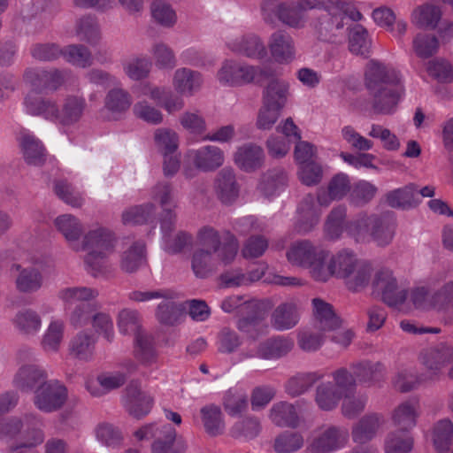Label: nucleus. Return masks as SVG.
<instances>
[{
	"instance_id": "8",
	"label": "nucleus",
	"mask_w": 453,
	"mask_h": 453,
	"mask_svg": "<svg viewBox=\"0 0 453 453\" xmlns=\"http://www.w3.org/2000/svg\"><path fill=\"white\" fill-rule=\"evenodd\" d=\"M372 287L373 294L381 296L383 302L389 306L401 305L407 298L406 290H398L396 279L387 269L376 273Z\"/></svg>"
},
{
	"instance_id": "44",
	"label": "nucleus",
	"mask_w": 453,
	"mask_h": 453,
	"mask_svg": "<svg viewBox=\"0 0 453 453\" xmlns=\"http://www.w3.org/2000/svg\"><path fill=\"white\" fill-rule=\"evenodd\" d=\"M452 356L453 349L451 347L440 344L426 349L422 354V362L434 374H437L441 367L450 360Z\"/></svg>"
},
{
	"instance_id": "30",
	"label": "nucleus",
	"mask_w": 453,
	"mask_h": 453,
	"mask_svg": "<svg viewBox=\"0 0 453 453\" xmlns=\"http://www.w3.org/2000/svg\"><path fill=\"white\" fill-rule=\"evenodd\" d=\"M294 345V341L289 337H272L258 344L257 356L266 360L278 359L288 355Z\"/></svg>"
},
{
	"instance_id": "35",
	"label": "nucleus",
	"mask_w": 453,
	"mask_h": 453,
	"mask_svg": "<svg viewBox=\"0 0 453 453\" xmlns=\"http://www.w3.org/2000/svg\"><path fill=\"white\" fill-rule=\"evenodd\" d=\"M262 431L261 421L254 416H246L235 421L229 428V436L234 440L250 441Z\"/></svg>"
},
{
	"instance_id": "34",
	"label": "nucleus",
	"mask_w": 453,
	"mask_h": 453,
	"mask_svg": "<svg viewBox=\"0 0 453 453\" xmlns=\"http://www.w3.org/2000/svg\"><path fill=\"white\" fill-rule=\"evenodd\" d=\"M95 346L94 336L85 331H81L69 342V355L81 361H90L94 357Z\"/></svg>"
},
{
	"instance_id": "18",
	"label": "nucleus",
	"mask_w": 453,
	"mask_h": 453,
	"mask_svg": "<svg viewBox=\"0 0 453 453\" xmlns=\"http://www.w3.org/2000/svg\"><path fill=\"white\" fill-rule=\"evenodd\" d=\"M268 48L273 59L280 64L291 62L296 57V45L292 36L285 30L273 32L268 40Z\"/></svg>"
},
{
	"instance_id": "45",
	"label": "nucleus",
	"mask_w": 453,
	"mask_h": 453,
	"mask_svg": "<svg viewBox=\"0 0 453 453\" xmlns=\"http://www.w3.org/2000/svg\"><path fill=\"white\" fill-rule=\"evenodd\" d=\"M342 398V395L331 381L321 382L316 388L314 401L318 407L324 411L334 410Z\"/></svg>"
},
{
	"instance_id": "29",
	"label": "nucleus",
	"mask_w": 453,
	"mask_h": 453,
	"mask_svg": "<svg viewBox=\"0 0 453 453\" xmlns=\"http://www.w3.org/2000/svg\"><path fill=\"white\" fill-rule=\"evenodd\" d=\"M383 424L384 418L380 414L369 413L365 415L352 427L351 435L353 441L359 444L370 441L375 437Z\"/></svg>"
},
{
	"instance_id": "21",
	"label": "nucleus",
	"mask_w": 453,
	"mask_h": 453,
	"mask_svg": "<svg viewBox=\"0 0 453 453\" xmlns=\"http://www.w3.org/2000/svg\"><path fill=\"white\" fill-rule=\"evenodd\" d=\"M24 105L28 114L58 124L59 105L55 99L27 95Z\"/></svg>"
},
{
	"instance_id": "5",
	"label": "nucleus",
	"mask_w": 453,
	"mask_h": 453,
	"mask_svg": "<svg viewBox=\"0 0 453 453\" xmlns=\"http://www.w3.org/2000/svg\"><path fill=\"white\" fill-rule=\"evenodd\" d=\"M116 243L114 234L108 228L89 230L82 238L81 251H88L84 263L90 274L96 277L105 271V258L113 252Z\"/></svg>"
},
{
	"instance_id": "57",
	"label": "nucleus",
	"mask_w": 453,
	"mask_h": 453,
	"mask_svg": "<svg viewBox=\"0 0 453 453\" xmlns=\"http://www.w3.org/2000/svg\"><path fill=\"white\" fill-rule=\"evenodd\" d=\"M13 324L22 334H35L41 328L42 319L36 311L26 309L15 315Z\"/></svg>"
},
{
	"instance_id": "32",
	"label": "nucleus",
	"mask_w": 453,
	"mask_h": 453,
	"mask_svg": "<svg viewBox=\"0 0 453 453\" xmlns=\"http://www.w3.org/2000/svg\"><path fill=\"white\" fill-rule=\"evenodd\" d=\"M269 418L280 427L296 428L300 425V418L296 406L286 401L273 404L269 411Z\"/></svg>"
},
{
	"instance_id": "3",
	"label": "nucleus",
	"mask_w": 453,
	"mask_h": 453,
	"mask_svg": "<svg viewBox=\"0 0 453 453\" xmlns=\"http://www.w3.org/2000/svg\"><path fill=\"white\" fill-rule=\"evenodd\" d=\"M98 290L88 287H68L60 289L58 297L64 303L71 326L78 328L88 325L98 304L95 302Z\"/></svg>"
},
{
	"instance_id": "6",
	"label": "nucleus",
	"mask_w": 453,
	"mask_h": 453,
	"mask_svg": "<svg viewBox=\"0 0 453 453\" xmlns=\"http://www.w3.org/2000/svg\"><path fill=\"white\" fill-rule=\"evenodd\" d=\"M286 256L293 265L308 269L311 278L316 281H320L327 273L324 266L329 251L310 240L294 242L287 250Z\"/></svg>"
},
{
	"instance_id": "39",
	"label": "nucleus",
	"mask_w": 453,
	"mask_h": 453,
	"mask_svg": "<svg viewBox=\"0 0 453 453\" xmlns=\"http://www.w3.org/2000/svg\"><path fill=\"white\" fill-rule=\"evenodd\" d=\"M351 367L356 379L369 386L381 381L385 376L386 369L380 362L363 361L352 365Z\"/></svg>"
},
{
	"instance_id": "1",
	"label": "nucleus",
	"mask_w": 453,
	"mask_h": 453,
	"mask_svg": "<svg viewBox=\"0 0 453 453\" xmlns=\"http://www.w3.org/2000/svg\"><path fill=\"white\" fill-rule=\"evenodd\" d=\"M365 86L372 111L380 115L393 114L405 92L401 73L374 59L366 65Z\"/></svg>"
},
{
	"instance_id": "16",
	"label": "nucleus",
	"mask_w": 453,
	"mask_h": 453,
	"mask_svg": "<svg viewBox=\"0 0 453 453\" xmlns=\"http://www.w3.org/2000/svg\"><path fill=\"white\" fill-rule=\"evenodd\" d=\"M188 157L196 169L204 173L216 171L225 162L224 151L214 145H205L197 150H189Z\"/></svg>"
},
{
	"instance_id": "60",
	"label": "nucleus",
	"mask_w": 453,
	"mask_h": 453,
	"mask_svg": "<svg viewBox=\"0 0 453 453\" xmlns=\"http://www.w3.org/2000/svg\"><path fill=\"white\" fill-rule=\"evenodd\" d=\"M303 443L300 433L285 431L275 437L273 449L276 453H294L302 449Z\"/></svg>"
},
{
	"instance_id": "10",
	"label": "nucleus",
	"mask_w": 453,
	"mask_h": 453,
	"mask_svg": "<svg viewBox=\"0 0 453 453\" xmlns=\"http://www.w3.org/2000/svg\"><path fill=\"white\" fill-rule=\"evenodd\" d=\"M67 399L66 388L57 381H47L35 390L34 403L43 412L59 410Z\"/></svg>"
},
{
	"instance_id": "24",
	"label": "nucleus",
	"mask_w": 453,
	"mask_h": 453,
	"mask_svg": "<svg viewBox=\"0 0 453 453\" xmlns=\"http://www.w3.org/2000/svg\"><path fill=\"white\" fill-rule=\"evenodd\" d=\"M54 225L58 231L64 236L68 246L74 251H81L80 238L83 234V226L81 221L72 214H63L57 217Z\"/></svg>"
},
{
	"instance_id": "31",
	"label": "nucleus",
	"mask_w": 453,
	"mask_h": 453,
	"mask_svg": "<svg viewBox=\"0 0 453 453\" xmlns=\"http://www.w3.org/2000/svg\"><path fill=\"white\" fill-rule=\"evenodd\" d=\"M289 96V83L283 79H273L262 92L263 104L283 110Z\"/></svg>"
},
{
	"instance_id": "23",
	"label": "nucleus",
	"mask_w": 453,
	"mask_h": 453,
	"mask_svg": "<svg viewBox=\"0 0 453 453\" xmlns=\"http://www.w3.org/2000/svg\"><path fill=\"white\" fill-rule=\"evenodd\" d=\"M355 253L343 250L326 262L324 270L327 273L320 282H326L331 277L344 279L359 261Z\"/></svg>"
},
{
	"instance_id": "61",
	"label": "nucleus",
	"mask_w": 453,
	"mask_h": 453,
	"mask_svg": "<svg viewBox=\"0 0 453 453\" xmlns=\"http://www.w3.org/2000/svg\"><path fill=\"white\" fill-rule=\"evenodd\" d=\"M75 31L81 40L96 44L100 39V30L95 17L86 15L76 21Z\"/></svg>"
},
{
	"instance_id": "13",
	"label": "nucleus",
	"mask_w": 453,
	"mask_h": 453,
	"mask_svg": "<svg viewBox=\"0 0 453 453\" xmlns=\"http://www.w3.org/2000/svg\"><path fill=\"white\" fill-rule=\"evenodd\" d=\"M11 273L14 279L17 291L21 294L35 293L43 286V274L36 266L13 264L11 267Z\"/></svg>"
},
{
	"instance_id": "11",
	"label": "nucleus",
	"mask_w": 453,
	"mask_h": 453,
	"mask_svg": "<svg viewBox=\"0 0 453 453\" xmlns=\"http://www.w3.org/2000/svg\"><path fill=\"white\" fill-rule=\"evenodd\" d=\"M242 310L243 312L240 314L241 318L237 320L236 326L241 332L255 339L266 328L264 306L257 300H250L242 306Z\"/></svg>"
},
{
	"instance_id": "56",
	"label": "nucleus",
	"mask_w": 453,
	"mask_h": 453,
	"mask_svg": "<svg viewBox=\"0 0 453 453\" xmlns=\"http://www.w3.org/2000/svg\"><path fill=\"white\" fill-rule=\"evenodd\" d=\"M156 206L152 203L133 206L122 213V222L125 225H140L154 219Z\"/></svg>"
},
{
	"instance_id": "43",
	"label": "nucleus",
	"mask_w": 453,
	"mask_h": 453,
	"mask_svg": "<svg viewBox=\"0 0 453 453\" xmlns=\"http://www.w3.org/2000/svg\"><path fill=\"white\" fill-rule=\"evenodd\" d=\"M222 406L230 417H236L248 409V395L239 388H230L222 396Z\"/></svg>"
},
{
	"instance_id": "63",
	"label": "nucleus",
	"mask_w": 453,
	"mask_h": 453,
	"mask_svg": "<svg viewBox=\"0 0 453 453\" xmlns=\"http://www.w3.org/2000/svg\"><path fill=\"white\" fill-rule=\"evenodd\" d=\"M151 62L146 57H134L122 63L125 74L133 81H140L149 76Z\"/></svg>"
},
{
	"instance_id": "47",
	"label": "nucleus",
	"mask_w": 453,
	"mask_h": 453,
	"mask_svg": "<svg viewBox=\"0 0 453 453\" xmlns=\"http://www.w3.org/2000/svg\"><path fill=\"white\" fill-rule=\"evenodd\" d=\"M372 48V39L368 31L361 25H355L349 33V50L351 53L368 58Z\"/></svg>"
},
{
	"instance_id": "20",
	"label": "nucleus",
	"mask_w": 453,
	"mask_h": 453,
	"mask_svg": "<svg viewBox=\"0 0 453 453\" xmlns=\"http://www.w3.org/2000/svg\"><path fill=\"white\" fill-rule=\"evenodd\" d=\"M124 403L130 415L141 418L150 411L153 398L142 391L137 383L132 382L126 388Z\"/></svg>"
},
{
	"instance_id": "58",
	"label": "nucleus",
	"mask_w": 453,
	"mask_h": 453,
	"mask_svg": "<svg viewBox=\"0 0 453 453\" xmlns=\"http://www.w3.org/2000/svg\"><path fill=\"white\" fill-rule=\"evenodd\" d=\"M65 59L78 67L86 68L93 65L90 50L82 44H70L62 49Z\"/></svg>"
},
{
	"instance_id": "4",
	"label": "nucleus",
	"mask_w": 453,
	"mask_h": 453,
	"mask_svg": "<svg viewBox=\"0 0 453 453\" xmlns=\"http://www.w3.org/2000/svg\"><path fill=\"white\" fill-rule=\"evenodd\" d=\"M331 0H298L283 2L280 0H262L261 9L264 20L267 24H275L276 19L283 24L293 27H303V12L320 6H328Z\"/></svg>"
},
{
	"instance_id": "15",
	"label": "nucleus",
	"mask_w": 453,
	"mask_h": 453,
	"mask_svg": "<svg viewBox=\"0 0 453 453\" xmlns=\"http://www.w3.org/2000/svg\"><path fill=\"white\" fill-rule=\"evenodd\" d=\"M213 190L217 198L225 205L233 204L240 194V185L234 171L230 167L221 169L215 176Z\"/></svg>"
},
{
	"instance_id": "37",
	"label": "nucleus",
	"mask_w": 453,
	"mask_h": 453,
	"mask_svg": "<svg viewBox=\"0 0 453 453\" xmlns=\"http://www.w3.org/2000/svg\"><path fill=\"white\" fill-rule=\"evenodd\" d=\"M200 413L204 430L210 436L216 437L224 434L226 424L219 406L213 403L205 405Z\"/></svg>"
},
{
	"instance_id": "28",
	"label": "nucleus",
	"mask_w": 453,
	"mask_h": 453,
	"mask_svg": "<svg viewBox=\"0 0 453 453\" xmlns=\"http://www.w3.org/2000/svg\"><path fill=\"white\" fill-rule=\"evenodd\" d=\"M311 303L316 319V329L326 333L341 327L342 319L334 313L330 303L321 298L312 299Z\"/></svg>"
},
{
	"instance_id": "53",
	"label": "nucleus",
	"mask_w": 453,
	"mask_h": 453,
	"mask_svg": "<svg viewBox=\"0 0 453 453\" xmlns=\"http://www.w3.org/2000/svg\"><path fill=\"white\" fill-rule=\"evenodd\" d=\"M232 50L254 58H263L266 55L263 42L254 35H245L236 40L232 46Z\"/></svg>"
},
{
	"instance_id": "55",
	"label": "nucleus",
	"mask_w": 453,
	"mask_h": 453,
	"mask_svg": "<svg viewBox=\"0 0 453 453\" xmlns=\"http://www.w3.org/2000/svg\"><path fill=\"white\" fill-rule=\"evenodd\" d=\"M372 214H362L345 225L347 234L358 243L370 242Z\"/></svg>"
},
{
	"instance_id": "17",
	"label": "nucleus",
	"mask_w": 453,
	"mask_h": 453,
	"mask_svg": "<svg viewBox=\"0 0 453 453\" xmlns=\"http://www.w3.org/2000/svg\"><path fill=\"white\" fill-rule=\"evenodd\" d=\"M254 66L234 61H225L217 77L220 83L231 86L248 84L255 80Z\"/></svg>"
},
{
	"instance_id": "19",
	"label": "nucleus",
	"mask_w": 453,
	"mask_h": 453,
	"mask_svg": "<svg viewBox=\"0 0 453 453\" xmlns=\"http://www.w3.org/2000/svg\"><path fill=\"white\" fill-rule=\"evenodd\" d=\"M300 319L299 303L295 299L280 303L272 312L271 326L277 331H287L295 327Z\"/></svg>"
},
{
	"instance_id": "54",
	"label": "nucleus",
	"mask_w": 453,
	"mask_h": 453,
	"mask_svg": "<svg viewBox=\"0 0 453 453\" xmlns=\"http://www.w3.org/2000/svg\"><path fill=\"white\" fill-rule=\"evenodd\" d=\"M417 187L409 184L403 188L388 192L386 196L387 203L392 208H407L417 203Z\"/></svg>"
},
{
	"instance_id": "36",
	"label": "nucleus",
	"mask_w": 453,
	"mask_h": 453,
	"mask_svg": "<svg viewBox=\"0 0 453 453\" xmlns=\"http://www.w3.org/2000/svg\"><path fill=\"white\" fill-rule=\"evenodd\" d=\"M24 159L28 165H42L46 160V150L34 134L23 133L19 140Z\"/></svg>"
},
{
	"instance_id": "46",
	"label": "nucleus",
	"mask_w": 453,
	"mask_h": 453,
	"mask_svg": "<svg viewBox=\"0 0 453 453\" xmlns=\"http://www.w3.org/2000/svg\"><path fill=\"white\" fill-rule=\"evenodd\" d=\"M174 88L180 94L192 95L202 84L201 74L198 72L188 69H177L173 80Z\"/></svg>"
},
{
	"instance_id": "52",
	"label": "nucleus",
	"mask_w": 453,
	"mask_h": 453,
	"mask_svg": "<svg viewBox=\"0 0 453 453\" xmlns=\"http://www.w3.org/2000/svg\"><path fill=\"white\" fill-rule=\"evenodd\" d=\"M135 357L145 365H150L156 360L154 339L145 331L137 332L134 335Z\"/></svg>"
},
{
	"instance_id": "38",
	"label": "nucleus",
	"mask_w": 453,
	"mask_h": 453,
	"mask_svg": "<svg viewBox=\"0 0 453 453\" xmlns=\"http://www.w3.org/2000/svg\"><path fill=\"white\" fill-rule=\"evenodd\" d=\"M323 377L324 374L319 372L296 373L286 382V393L292 397H297L308 392Z\"/></svg>"
},
{
	"instance_id": "25",
	"label": "nucleus",
	"mask_w": 453,
	"mask_h": 453,
	"mask_svg": "<svg viewBox=\"0 0 453 453\" xmlns=\"http://www.w3.org/2000/svg\"><path fill=\"white\" fill-rule=\"evenodd\" d=\"M87 108L86 99L82 96L67 95L59 106L58 125L71 127L78 123Z\"/></svg>"
},
{
	"instance_id": "64",
	"label": "nucleus",
	"mask_w": 453,
	"mask_h": 453,
	"mask_svg": "<svg viewBox=\"0 0 453 453\" xmlns=\"http://www.w3.org/2000/svg\"><path fill=\"white\" fill-rule=\"evenodd\" d=\"M150 53L158 69L172 70L177 65L173 50L165 42H158L151 46Z\"/></svg>"
},
{
	"instance_id": "50",
	"label": "nucleus",
	"mask_w": 453,
	"mask_h": 453,
	"mask_svg": "<svg viewBox=\"0 0 453 453\" xmlns=\"http://www.w3.org/2000/svg\"><path fill=\"white\" fill-rule=\"evenodd\" d=\"M132 102L129 92L117 87L107 93L104 98V107L113 115H120L130 108Z\"/></svg>"
},
{
	"instance_id": "62",
	"label": "nucleus",
	"mask_w": 453,
	"mask_h": 453,
	"mask_svg": "<svg viewBox=\"0 0 453 453\" xmlns=\"http://www.w3.org/2000/svg\"><path fill=\"white\" fill-rule=\"evenodd\" d=\"M154 142L157 150L162 155L175 153L179 147V136L170 128H157L154 132Z\"/></svg>"
},
{
	"instance_id": "9",
	"label": "nucleus",
	"mask_w": 453,
	"mask_h": 453,
	"mask_svg": "<svg viewBox=\"0 0 453 453\" xmlns=\"http://www.w3.org/2000/svg\"><path fill=\"white\" fill-rule=\"evenodd\" d=\"M67 75L66 70L29 67L24 71L23 80L34 88L56 91L65 83Z\"/></svg>"
},
{
	"instance_id": "7",
	"label": "nucleus",
	"mask_w": 453,
	"mask_h": 453,
	"mask_svg": "<svg viewBox=\"0 0 453 453\" xmlns=\"http://www.w3.org/2000/svg\"><path fill=\"white\" fill-rule=\"evenodd\" d=\"M197 242L202 249L216 254L224 265L232 263L238 251V242L234 235L229 234L227 241L221 243L218 231L211 226H203L198 231Z\"/></svg>"
},
{
	"instance_id": "33",
	"label": "nucleus",
	"mask_w": 453,
	"mask_h": 453,
	"mask_svg": "<svg viewBox=\"0 0 453 453\" xmlns=\"http://www.w3.org/2000/svg\"><path fill=\"white\" fill-rule=\"evenodd\" d=\"M147 263L146 247L143 242H134L120 255L119 266L127 273H134Z\"/></svg>"
},
{
	"instance_id": "59",
	"label": "nucleus",
	"mask_w": 453,
	"mask_h": 453,
	"mask_svg": "<svg viewBox=\"0 0 453 453\" xmlns=\"http://www.w3.org/2000/svg\"><path fill=\"white\" fill-rule=\"evenodd\" d=\"M151 197L159 203L162 210L178 208V200L174 188L169 182H157L151 188Z\"/></svg>"
},
{
	"instance_id": "42",
	"label": "nucleus",
	"mask_w": 453,
	"mask_h": 453,
	"mask_svg": "<svg viewBox=\"0 0 453 453\" xmlns=\"http://www.w3.org/2000/svg\"><path fill=\"white\" fill-rule=\"evenodd\" d=\"M219 265H223L211 250L198 249L192 257V269L196 277L206 278Z\"/></svg>"
},
{
	"instance_id": "49",
	"label": "nucleus",
	"mask_w": 453,
	"mask_h": 453,
	"mask_svg": "<svg viewBox=\"0 0 453 453\" xmlns=\"http://www.w3.org/2000/svg\"><path fill=\"white\" fill-rule=\"evenodd\" d=\"M372 268L364 260H359L349 273L343 279L345 285L351 291H359L368 285Z\"/></svg>"
},
{
	"instance_id": "26",
	"label": "nucleus",
	"mask_w": 453,
	"mask_h": 453,
	"mask_svg": "<svg viewBox=\"0 0 453 453\" xmlns=\"http://www.w3.org/2000/svg\"><path fill=\"white\" fill-rule=\"evenodd\" d=\"M265 158L264 150L255 143L240 146L234 156L235 164L245 172H252L262 167Z\"/></svg>"
},
{
	"instance_id": "22",
	"label": "nucleus",
	"mask_w": 453,
	"mask_h": 453,
	"mask_svg": "<svg viewBox=\"0 0 453 453\" xmlns=\"http://www.w3.org/2000/svg\"><path fill=\"white\" fill-rule=\"evenodd\" d=\"M298 219L295 225L298 234L311 232L319 223L321 211L319 210L314 196L306 195L301 201L298 209Z\"/></svg>"
},
{
	"instance_id": "27",
	"label": "nucleus",
	"mask_w": 453,
	"mask_h": 453,
	"mask_svg": "<svg viewBox=\"0 0 453 453\" xmlns=\"http://www.w3.org/2000/svg\"><path fill=\"white\" fill-rule=\"evenodd\" d=\"M370 242L379 247L389 245L395 236V223L393 219L386 215L372 214Z\"/></svg>"
},
{
	"instance_id": "41",
	"label": "nucleus",
	"mask_w": 453,
	"mask_h": 453,
	"mask_svg": "<svg viewBox=\"0 0 453 453\" xmlns=\"http://www.w3.org/2000/svg\"><path fill=\"white\" fill-rule=\"evenodd\" d=\"M173 295L157 305L156 318L159 323L165 326H175L179 324L184 316L185 307L182 303L173 300Z\"/></svg>"
},
{
	"instance_id": "48",
	"label": "nucleus",
	"mask_w": 453,
	"mask_h": 453,
	"mask_svg": "<svg viewBox=\"0 0 453 453\" xmlns=\"http://www.w3.org/2000/svg\"><path fill=\"white\" fill-rule=\"evenodd\" d=\"M288 184V174L282 168H273L263 174L258 188L265 196H271Z\"/></svg>"
},
{
	"instance_id": "12",
	"label": "nucleus",
	"mask_w": 453,
	"mask_h": 453,
	"mask_svg": "<svg viewBox=\"0 0 453 453\" xmlns=\"http://www.w3.org/2000/svg\"><path fill=\"white\" fill-rule=\"evenodd\" d=\"M349 437V430L346 427L329 426L312 441L308 449L312 453L335 451L345 447Z\"/></svg>"
},
{
	"instance_id": "2",
	"label": "nucleus",
	"mask_w": 453,
	"mask_h": 453,
	"mask_svg": "<svg viewBox=\"0 0 453 453\" xmlns=\"http://www.w3.org/2000/svg\"><path fill=\"white\" fill-rule=\"evenodd\" d=\"M41 421L33 413H27L23 418L12 417L0 420V440L8 446L7 453H27L41 445L44 434L35 427Z\"/></svg>"
},
{
	"instance_id": "40",
	"label": "nucleus",
	"mask_w": 453,
	"mask_h": 453,
	"mask_svg": "<svg viewBox=\"0 0 453 453\" xmlns=\"http://www.w3.org/2000/svg\"><path fill=\"white\" fill-rule=\"evenodd\" d=\"M418 417V403L415 400H408L400 403L392 414L395 425L405 432L415 426Z\"/></svg>"
},
{
	"instance_id": "51",
	"label": "nucleus",
	"mask_w": 453,
	"mask_h": 453,
	"mask_svg": "<svg viewBox=\"0 0 453 453\" xmlns=\"http://www.w3.org/2000/svg\"><path fill=\"white\" fill-rule=\"evenodd\" d=\"M65 323L60 319L51 320L42 338L41 346L46 352H58L64 339Z\"/></svg>"
},
{
	"instance_id": "14",
	"label": "nucleus",
	"mask_w": 453,
	"mask_h": 453,
	"mask_svg": "<svg viewBox=\"0 0 453 453\" xmlns=\"http://www.w3.org/2000/svg\"><path fill=\"white\" fill-rule=\"evenodd\" d=\"M46 371L36 364L22 365L13 378V385L25 393L34 392L48 380Z\"/></svg>"
}]
</instances>
